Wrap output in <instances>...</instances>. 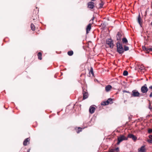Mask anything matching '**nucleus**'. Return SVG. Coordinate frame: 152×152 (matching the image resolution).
Wrapping results in <instances>:
<instances>
[{
  "instance_id": "nucleus-1",
  "label": "nucleus",
  "mask_w": 152,
  "mask_h": 152,
  "mask_svg": "<svg viewBox=\"0 0 152 152\" xmlns=\"http://www.w3.org/2000/svg\"><path fill=\"white\" fill-rule=\"evenodd\" d=\"M117 51L119 54H121L124 52V48L122 44L119 41H118L116 44Z\"/></svg>"
},
{
  "instance_id": "nucleus-2",
  "label": "nucleus",
  "mask_w": 152,
  "mask_h": 152,
  "mask_svg": "<svg viewBox=\"0 0 152 152\" xmlns=\"http://www.w3.org/2000/svg\"><path fill=\"white\" fill-rule=\"evenodd\" d=\"M128 139V137H125L124 135H120V137L118 138V142L117 143V144L119 145L120 143L123 140H127Z\"/></svg>"
},
{
  "instance_id": "nucleus-3",
  "label": "nucleus",
  "mask_w": 152,
  "mask_h": 152,
  "mask_svg": "<svg viewBox=\"0 0 152 152\" xmlns=\"http://www.w3.org/2000/svg\"><path fill=\"white\" fill-rule=\"evenodd\" d=\"M106 43L109 46L110 48H113L114 47L113 41L111 39H107L106 40Z\"/></svg>"
},
{
  "instance_id": "nucleus-4",
  "label": "nucleus",
  "mask_w": 152,
  "mask_h": 152,
  "mask_svg": "<svg viewBox=\"0 0 152 152\" xmlns=\"http://www.w3.org/2000/svg\"><path fill=\"white\" fill-rule=\"evenodd\" d=\"M141 91L143 93H147L148 91V89L146 84H145L141 87Z\"/></svg>"
},
{
  "instance_id": "nucleus-5",
  "label": "nucleus",
  "mask_w": 152,
  "mask_h": 152,
  "mask_svg": "<svg viewBox=\"0 0 152 152\" xmlns=\"http://www.w3.org/2000/svg\"><path fill=\"white\" fill-rule=\"evenodd\" d=\"M140 94L138 91L135 90H133L131 94V95L134 97H140Z\"/></svg>"
},
{
  "instance_id": "nucleus-6",
  "label": "nucleus",
  "mask_w": 152,
  "mask_h": 152,
  "mask_svg": "<svg viewBox=\"0 0 152 152\" xmlns=\"http://www.w3.org/2000/svg\"><path fill=\"white\" fill-rule=\"evenodd\" d=\"M88 7V8L93 9L94 7V3L92 1H90L87 3Z\"/></svg>"
},
{
  "instance_id": "nucleus-7",
  "label": "nucleus",
  "mask_w": 152,
  "mask_h": 152,
  "mask_svg": "<svg viewBox=\"0 0 152 152\" xmlns=\"http://www.w3.org/2000/svg\"><path fill=\"white\" fill-rule=\"evenodd\" d=\"M127 137L132 139L134 141L137 139V137L132 134H129L128 135Z\"/></svg>"
},
{
  "instance_id": "nucleus-8",
  "label": "nucleus",
  "mask_w": 152,
  "mask_h": 152,
  "mask_svg": "<svg viewBox=\"0 0 152 152\" xmlns=\"http://www.w3.org/2000/svg\"><path fill=\"white\" fill-rule=\"evenodd\" d=\"M122 36V34L120 32H118V33L116 37L117 38V40H118V41H119L120 42Z\"/></svg>"
},
{
  "instance_id": "nucleus-9",
  "label": "nucleus",
  "mask_w": 152,
  "mask_h": 152,
  "mask_svg": "<svg viewBox=\"0 0 152 152\" xmlns=\"http://www.w3.org/2000/svg\"><path fill=\"white\" fill-rule=\"evenodd\" d=\"M96 108L94 107V105H92L90 107L89 109V111L90 113L93 114Z\"/></svg>"
},
{
  "instance_id": "nucleus-10",
  "label": "nucleus",
  "mask_w": 152,
  "mask_h": 152,
  "mask_svg": "<svg viewBox=\"0 0 152 152\" xmlns=\"http://www.w3.org/2000/svg\"><path fill=\"white\" fill-rule=\"evenodd\" d=\"M145 146H142L140 148L138 149L139 152H145Z\"/></svg>"
},
{
  "instance_id": "nucleus-11",
  "label": "nucleus",
  "mask_w": 152,
  "mask_h": 152,
  "mask_svg": "<svg viewBox=\"0 0 152 152\" xmlns=\"http://www.w3.org/2000/svg\"><path fill=\"white\" fill-rule=\"evenodd\" d=\"M91 24L90 23H89L87 26L86 28V33L87 34L88 33L89 31L91 30Z\"/></svg>"
},
{
  "instance_id": "nucleus-12",
  "label": "nucleus",
  "mask_w": 152,
  "mask_h": 152,
  "mask_svg": "<svg viewBox=\"0 0 152 152\" xmlns=\"http://www.w3.org/2000/svg\"><path fill=\"white\" fill-rule=\"evenodd\" d=\"M112 87L110 85H108L106 86L105 87V91L106 92H109L112 88Z\"/></svg>"
},
{
  "instance_id": "nucleus-13",
  "label": "nucleus",
  "mask_w": 152,
  "mask_h": 152,
  "mask_svg": "<svg viewBox=\"0 0 152 152\" xmlns=\"http://www.w3.org/2000/svg\"><path fill=\"white\" fill-rule=\"evenodd\" d=\"M83 99H87L88 97V93L86 92H85L84 91H83Z\"/></svg>"
},
{
  "instance_id": "nucleus-14",
  "label": "nucleus",
  "mask_w": 152,
  "mask_h": 152,
  "mask_svg": "<svg viewBox=\"0 0 152 152\" xmlns=\"http://www.w3.org/2000/svg\"><path fill=\"white\" fill-rule=\"evenodd\" d=\"M122 42L124 44H125L126 45H128V40L125 37H124L122 39Z\"/></svg>"
},
{
  "instance_id": "nucleus-15",
  "label": "nucleus",
  "mask_w": 152,
  "mask_h": 152,
  "mask_svg": "<svg viewBox=\"0 0 152 152\" xmlns=\"http://www.w3.org/2000/svg\"><path fill=\"white\" fill-rule=\"evenodd\" d=\"M30 140V139L29 138H27L23 142V145L24 146H26L27 144V142H28Z\"/></svg>"
},
{
  "instance_id": "nucleus-16",
  "label": "nucleus",
  "mask_w": 152,
  "mask_h": 152,
  "mask_svg": "<svg viewBox=\"0 0 152 152\" xmlns=\"http://www.w3.org/2000/svg\"><path fill=\"white\" fill-rule=\"evenodd\" d=\"M42 54L41 53L39 52L38 53L37 56H38V58L39 59L41 60L42 59Z\"/></svg>"
},
{
  "instance_id": "nucleus-17",
  "label": "nucleus",
  "mask_w": 152,
  "mask_h": 152,
  "mask_svg": "<svg viewBox=\"0 0 152 152\" xmlns=\"http://www.w3.org/2000/svg\"><path fill=\"white\" fill-rule=\"evenodd\" d=\"M89 74H91L92 75V76L94 75V73L93 72V69L92 67H91L90 70L89 72Z\"/></svg>"
},
{
  "instance_id": "nucleus-18",
  "label": "nucleus",
  "mask_w": 152,
  "mask_h": 152,
  "mask_svg": "<svg viewBox=\"0 0 152 152\" xmlns=\"http://www.w3.org/2000/svg\"><path fill=\"white\" fill-rule=\"evenodd\" d=\"M101 104L102 105H108L109 104L108 103L107 101H106L102 102L101 103Z\"/></svg>"
},
{
  "instance_id": "nucleus-19",
  "label": "nucleus",
  "mask_w": 152,
  "mask_h": 152,
  "mask_svg": "<svg viewBox=\"0 0 152 152\" xmlns=\"http://www.w3.org/2000/svg\"><path fill=\"white\" fill-rule=\"evenodd\" d=\"M31 27L32 30L34 31L35 30V27L33 24H31Z\"/></svg>"
},
{
  "instance_id": "nucleus-20",
  "label": "nucleus",
  "mask_w": 152,
  "mask_h": 152,
  "mask_svg": "<svg viewBox=\"0 0 152 152\" xmlns=\"http://www.w3.org/2000/svg\"><path fill=\"white\" fill-rule=\"evenodd\" d=\"M129 50V47L126 45L124 46V51H126Z\"/></svg>"
},
{
  "instance_id": "nucleus-21",
  "label": "nucleus",
  "mask_w": 152,
  "mask_h": 152,
  "mask_svg": "<svg viewBox=\"0 0 152 152\" xmlns=\"http://www.w3.org/2000/svg\"><path fill=\"white\" fill-rule=\"evenodd\" d=\"M104 4V3L103 2L101 1V2L99 4V8H101L103 7V6Z\"/></svg>"
},
{
  "instance_id": "nucleus-22",
  "label": "nucleus",
  "mask_w": 152,
  "mask_h": 152,
  "mask_svg": "<svg viewBox=\"0 0 152 152\" xmlns=\"http://www.w3.org/2000/svg\"><path fill=\"white\" fill-rule=\"evenodd\" d=\"M113 99L111 98H109L108 99L107 101L108 102V104H111L113 103L112 102Z\"/></svg>"
},
{
  "instance_id": "nucleus-23",
  "label": "nucleus",
  "mask_w": 152,
  "mask_h": 152,
  "mask_svg": "<svg viewBox=\"0 0 152 152\" xmlns=\"http://www.w3.org/2000/svg\"><path fill=\"white\" fill-rule=\"evenodd\" d=\"M67 54L68 55L71 56L73 54V52L72 51H69L67 53Z\"/></svg>"
},
{
  "instance_id": "nucleus-24",
  "label": "nucleus",
  "mask_w": 152,
  "mask_h": 152,
  "mask_svg": "<svg viewBox=\"0 0 152 152\" xmlns=\"http://www.w3.org/2000/svg\"><path fill=\"white\" fill-rule=\"evenodd\" d=\"M128 72L126 70H125L124 71L123 73V75L124 76H127L128 75Z\"/></svg>"
},
{
  "instance_id": "nucleus-25",
  "label": "nucleus",
  "mask_w": 152,
  "mask_h": 152,
  "mask_svg": "<svg viewBox=\"0 0 152 152\" xmlns=\"http://www.w3.org/2000/svg\"><path fill=\"white\" fill-rule=\"evenodd\" d=\"M152 51V49L151 48H147V50H146V53H149L150 51Z\"/></svg>"
},
{
  "instance_id": "nucleus-26",
  "label": "nucleus",
  "mask_w": 152,
  "mask_h": 152,
  "mask_svg": "<svg viewBox=\"0 0 152 152\" xmlns=\"http://www.w3.org/2000/svg\"><path fill=\"white\" fill-rule=\"evenodd\" d=\"M138 21L139 24L141 25V18L140 17V15H139L138 17Z\"/></svg>"
},
{
  "instance_id": "nucleus-27",
  "label": "nucleus",
  "mask_w": 152,
  "mask_h": 152,
  "mask_svg": "<svg viewBox=\"0 0 152 152\" xmlns=\"http://www.w3.org/2000/svg\"><path fill=\"white\" fill-rule=\"evenodd\" d=\"M139 69L141 70H143L144 69V66L143 65H141L140 66Z\"/></svg>"
},
{
  "instance_id": "nucleus-28",
  "label": "nucleus",
  "mask_w": 152,
  "mask_h": 152,
  "mask_svg": "<svg viewBox=\"0 0 152 152\" xmlns=\"http://www.w3.org/2000/svg\"><path fill=\"white\" fill-rule=\"evenodd\" d=\"M78 130V131H77V133H78L82 131V128L80 127H78L77 128Z\"/></svg>"
},
{
  "instance_id": "nucleus-29",
  "label": "nucleus",
  "mask_w": 152,
  "mask_h": 152,
  "mask_svg": "<svg viewBox=\"0 0 152 152\" xmlns=\"http://www.w3.org/2000/svg\"><path fill=\"white\" fill-rule=\"evenodd\" d=\"M148 132L149 134L151 133L152 132V129H148Z\"/></svg>"
},
{
  "instance_id": "nucleus-30",
  "label": "nucleus",
  "mask_w": 152,
  "mask_h": 152,
  "mask_svg": "<svg viewBox=\"0 0 152 152\" xmlns=\"http://www.w3.org/2000/svg\"><path fill=\"white\" fill-rule=\"evenodd\" d=\"M147 141L149 143L152 144V140H148Z\"/></svg>"
},
{
  "instance_id": "nucleus-31",
  "label": "nucleus",
  "mask_w": 152,
  "mask_h": 152,
  "mask_svg": "<svg viewBox=\"0 0 152 152\" xmlns=\"http://www.w3.org/2000/svg\"><path fill=\"white\" fill-rule=\"evenodd\" d=\"M142 48L144 51H146V50H147V48L145 46H143Z\"/></svg>"
},
{
  "instance_id": "nucleus-32",
  "label": "nucleus",
  "mask_w": 152,
  "mask_h": 152,
  "mask_svg": "<svg viewBox=\"0 0 152 152\" xmlns=\"http://www.w3.org/2000/svg\"><path fill=\"white\" fill-rule=\"evenodd\" d=\"M149 138L150 139L152 140V135H150L148 136Z\"/></svg>"
},
{
  "instance_id": "nucleus-33",
  "label": "nucleus",
  "mask_w": 152,
  "mask_h": 152,
  "mask_svg": "<svg viewBox=\"0 0 152 152\" xmlns=\"http://www.w3.org/2000/svg\"><path fill=\"white\" fill-rule=\"evenodd\" d=\"M149 108L151 110L152 109V107H151V104L150 102L149 103Z\"/></svg>"
},
{
  "instance_id": "nucleus-34",
  "label": "nucleus",
  "mask_w": 152,
  "mask_h": 152,
  "mask_svg": "<svg viewBox=\"0 0 152 152\" xmlns=\"http://www.w3.org/2000/svg\"><path fill=\"white\" fill-rule=\"evenodd\" d=\"M149 97H152V91L150 93V94L149 95Z\"/></svg>"
},
{
  "instance_id": "nucleus-35",
  "label": "nucleus",
  "mask_w": 152,
  "mask_h": 152,
  "mask_svg": "<svg viewBox=\"0 0 152 152\" xmlns=\"http://www.w3.org/2000/svg\"><path fill=\"white\" fill-rule=\"evenodd\" d=\"M94 19V16H93V17H92V19H91V20H90V21H93V20Z\"/></svg>"
},
{
  "instance_id": "nucleus-36",
  "label": "nucleus",
  "mask_w": 152,
  "mask_h": 152,
  "mask_svg": "<svg viewBox=\"0 0 152 152\" xmlns=\"http://www.w3.org/2000/svg\"><path fill=\"white\" fill-rule=\"evenodd\" d=\"M124 92H126V93H129V91H124Z\"/></svg>"
},
{
  "instance_id": "nucleus-37",
  "label": "nucleus",
  "mask_w": 152,
  "mask_h": 152,
  "mask_svg": "<svg viewBox=\"0 0 152 152\" xmlns=\"http://www.w3.org/2000/svg\"><path fill=\"white\" fill-rule=\"evenodd\" d=\"M149 88L152 89V86H151L149 87Z\"/></svg>"
},
{
  "instance_id": "nucleus-38",
  "label": "nucleus",
  "mask_w": 152,
  "mask_h": 152,
  "mask_svg": "<svg viewBox=\"0 0 152 152\" xmlns=\"http://www.w3.org/2000/svg\"><path fill=\"white\" fill-rule=\"evenodd\" d=\"M27 152H30V150H28V151Z\"/></svg>"
},
{
  "instance_id": "nucleus-39",
  "label": "nucleus",
  "mask_w": 152,
  "mask_h": 152,
  "mask_svg": "<svg viewBox=\"0 0 152 152\" xmlns=\"http://www.w3.org/2000/svg\"><path fill=\"white\" fill-rule=\"evenodd\" d=\"M91 0L92 1H95L96 0Z\"/></svg>"
},
{
  "instance_id": "nucleus-40",
  "label": "nucleus",
  "mask_w": 152,
  "mask_h": 152,
  "mask_svg": "<svg viewBox=\"0 0 152 152\" xmlns=\"http://www.w3.org/2000/svg\"><path fill=\"white\" fill-rule=\"evenodd\" d=\"M151 25H152V22H151Z\"/></svg>"
},
{
  "instance_id": "nucleus-41",
  "label": "nucleus",
  "mask_w": 152,
  "mask_h": 152,
  "mask_svg": "<svg viewBox=\"0 0 152 152\" xmlns=\"http://www.w3.org/2000/svg\"><path fill=\"white\" fill-rule=\"evenodd\" d=\"M33 20H35V19H33Z\"/></svg>"
}]
</instances>
